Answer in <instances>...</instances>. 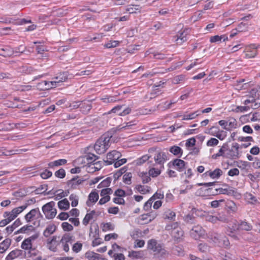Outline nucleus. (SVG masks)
<instances>
[{
    "label": "nucleus",
    "mask_w": 260,
    "mask_h": 260,
    "mask_svg": "<svg viewBox=\"0 0 260 260\" xmlns=\"http://www.w3.org/2000/svg\"><path fill=\"white\" fill-rule=\"evenodd\" d=\"M111 138V133L105 134L96 141L94 146H92L93 149L99 154L104 153L110 146Z\"/></svg>",
    "instance_id": "obj_1"
},
{
    "label": "nucleus",
    "mask_w": 260,
    "mask_h": 260,
    "mask_svg": "<svg viewBox=\"0 0 260 260\" xmlns=\"http://www.w3.org/2000/svg\"><path fill=\"white\" fill-rule=\"evenodd\" d=\"M148 153L152 156H153V159L155 161V164L150 165L149 167L158 165L160 169H163L164 168V164L167 160L166 153L161 150H157L156 148L154 147L149 148Z\"/></svg>",
    "instance_id": "obj_2"
},
{
    "label": "nucleus",
    "mask_w": 260,
    "mask_h": 260,
    "mask_svg": "<svg viewBox=\"0 0 260 260\" xmlns=\"http://www.w3.org/2000/svg\"><path fill=\"white\" fill-rule=\"evenodd\" d=\"M165 230L168 231L175 240L180 239L184 235L183 231L177 222L167 224Z\"/></svg>",
    "instance_id": "obj_3"
},
{
    "label": "nucleus",
    "mask_w": 260,
    "mask_h": 260,
    "mask_svg": "<svg viewBox=\"0 0 260 260\" xmlns=\"http://www.w3.org/2000/svg\"><path fill=\"white\" fill-rule=\"evenodd\" d=\"M55 202H50L42 207V211L47 219H52L56 215V209L54 208Z\"/></svg>",
    "instance_id": "obj_4"
},
{
    "label": "nucleus",
    "mask_w": 260,
    "mask_h": 260,
    "mask_svg": "<svg viewBox=\"0 0 260 260\" xmlns=\"http://www.w3.org/2000/svg\"><path fill=\"white\" fill-rule=\"evenodd\" d=\"M240 145L237 143H233L232 144L231 149L226 154V157L231 159H237L240 157L239 153Z\"/></svg>",
    "instance_id": "obj_5"
},
{
    "label": "nucleus",
    "mask_w": 260,
    "mask_h": 260,
    "mask_svg": "<svg viewBox=\"0 0 260 260\" xmlns=\"http://www.w3.org/2000/svg\"><path fill=\"white\" fill-rule=\"evenodd\" d=\"M124 105H118L113 108L108 112L109 114L111 113H118L119 116H125L131 113L132 109L130 107L124 108Z\"/></svg>",
    "instance_id": "obj_6"
},
{
    "label": "nucleus",
    "mask_w": 260,
    "mask_h": 260,
    "mask_svg": "<svg viewBox=\"0 0 260 260\" xmlns=\"http://www.w3.org/2000/svg\"><path fill=\"white\" fill-rule=\"evenodd\" d=\"M121 156V153L116 151L113 150L109 152L107 155V159L104 160V162L106 165H110L118 160Z\"/></svg>",
    "instance_id": "obj_7"
},
{
    "label": "nucleus",
    "mask_w": 260,
    "mask_h": 260,
    "mask_svg": "<svg viewBox=\"0 0 260 260\" xmlns=\"http://www.w3.org/2000/svg\"><path fill=\"white\" fill-rule=\"evenodd\" d=\"M92 149L93 147L92 146L87 147L85 148L86 154L83 157V158L86 160V163L90 164V165L93 164L94 162L99 158L98 156L91 152Z\"/></svg>",
    "instance_id": "obj_8"
},
{
    "label": "nucleus",
    "mask_w": 260,
    "mask_h": 260,
    "mask_svg": "<svg viewBox=\"0 0 260 260\" xmlns=\"http://www.w3.org/2000/svg\"><path fill=\"white\" fill-rule=\"evenodd\" d=\"M238 230L239 222L236 220H234L228 226L225 232L228 235L236 239L237 238V236L236 235V232Z\"/></svg>",
    "instance_id": "obj_9"
},
{
    "label": "nucleus",
    "mask_w": 260,
    "mask_h": 260,
    "mask_svg": "<svg viewBox=\"0 0 260 260\" xmlns=\"http://www.w3.org/2000/svg\"><path fill=\"white\" fill-rule=\"evenodd\" d=\"M162 245L158 243L155 239H150L147 242V249L154 252V255L162 248Z\"/></svg>",
    "instance_id": "obj_10"
},
{
    "label": "nucleus",
    "mask_w": 260,
    "mask_h": 260,
    "mask_svg": "<svg viewBox=\"0 0 260 260\" xmlns=\"http://www.w3.org/2000/svg\"><path fill=\"white\" fill-rule=\"evenodd\" d=\"M171 162L174 168L179 172H182L185 169L186 163L182 159L176 158Z\"/></svg>",
    "instance_id": "obj_11"
},
{
    "label": "nucleus",
    "mask_w": 260,
    "mask_h": 260,
    "mask_svg": "<svg viewBox=\"0 0 260 260\" xmlns=\"http://www.w3.org/2000/svg\"><path fill=\"white\" fill-rule=\"evenodd\" d=\"M23 251L22 250L16 249L11 251L6 257V260H13L23 255Z\"/></svg>",
    "instance_id": "obj_12"
},
{
    "label": "nucleus",
    "mask_w": 260,
    "mask_h": 260,
    "mask_svg": "<svg viewBox=\"0 0 260 260\" xmlns=\"http://www.w3.org/2000/svg\"><path fill=\"white\" fill-rule=\"evenodd\" d=\"M85 257L88 260H107L106 258L103 257L100 254L90 251L85 253Z\"/></svg>",
    "instance_id": "obj_13"
},
{
    "label": "nucleus",
    "mask_w": 260,
    "mask_h": 260,
    "mask_svg": "<svg viewBox=\"0 0 260 260\" xmlns=\"http://www.w3.org/2000/svg\"><path fill=\"white\" fill-rule=\"evenodd\" d=\"M257 54V50L255 45H251L246 49L245 56L247 58L254 57Z\"/></svg>",
    "instance_id": "obj_14"
},
{
    "label": "nucleus",
    "mask_w": 260,
    "mask_h": 260,
    "mask_svg": "<svg viewBox=\"0 0 260 260\" xmlns=\"http://www.w3.org/2000/svg\"><path fill=\"white\" fill-rule=\"evenodd\" d=\"M84 181L82 178H80L78 176L75 177L69 180L67 182V184L70 185L72 189L76 188V186L81 184Z\"/></svg>",
    "instance_id": "obj_15"
},
{
    "label": "nucleus",
    "mask_w": 260,
    "mask_h": 260,
    "mask_svg": "<svg viewBox=\"0 0 260 260\" xmlns=\"http://www.w3.org/2000/svg\"><path fill=\"white\" fill-rule=\"evenodd\" d=\"M37 214L42 216V215L38 208L33 209L25 215V219L27 222H29L34 217L36 216V214Z\"/></svg>",
    "instance_id": "obj_16"
},
{
    "label": "nucleus",
    "mask_w": 260,
    "mask_h": 260,
    "mask_svg": "<svg viewBox=\"0 0 260 260\" xmlns=\"http://www.w3.org/2000/svg\"><path fill=\"white\" fill-rule=\"evenodd\" d=\"M203 234V228L200 225L193 226L190 231V235L194 238L197 239Z\"/></svg>",
    "instance_id": "obj_17"
},
{
    "label": "nucleus",
    "mask_w": 260,
    "mask_h": 260,
    "mask_svg": "<svg viewBox=\"0 0 260 260\" xmlns=\"http://www.w3.org/2000/svg\"><path fill=\"white\" fill-rule=\"evenodd\" d=\"M43 85H44V86L42 87L43 90H48L58 86V85H57V82H55V80L51 81H43L38 84V86H42Z\"/></svg>",
    "instance_id": "obj_18"
},
{
    "label": "nucleus",
    "mask_w": 260,
    "mask_h": 260,
    "mask_svg": "<svg viewBox=\"0 0 260 260\" xmlns=\"http://www.w3.org/2000/svg\"><path fill=\"white\" fill-rule=\"evenodd\" d=\"M92 108L91 102L89 101L81 103L80 110L84 114H87Z\"/></svg>",
    "instance_id": "obj_19"
},
{
    "label": "nucleus",
    "mask_w": 260,
    "mask_h": 260,
    "mask_svg": "<svg viewBox=\"0 0 260 260\" xmlns=\"http://www.w3.org/2000/svg\"><path fill=\"white\" fill-rule=\"evenodd\" d=\"M69 193V190H67L66 191H63V190L61 189L56 190L53 193V194H54V200L56 201L59 200V199L63 197L68 196Z\"/></svg>",
    "instance_id": "obj_20"
},
{
    "label": "nucleus",
    "mask_w": 260,
    "mask_h": 260,
    "mask_svg": "<svg viewBox=\"0 0 260 260\" xmlns=\"http://www.w3.org/2000/svg\"><path fill=\"white\" fill-rule=\"evenodd\" d=\"M11 239L7 238L0 243V253H4L10 246Z\"/></svg>",
    "instance_id": "obj_21"
},
{
    "label": "nucleus",
    "mask_w": 260,
    "mask_h": 260,
    "mask_svg": "<svg viewBox=\"0 0 260 260\" xmlns=\"http://www.w3.org/2000/svg\"><path fill=\"white\" fill-rule=\"evenodd\" d=\"M144 251L142 250L134 251L131 250L128 251V256L133 259H140L144 257Z\"/></svg>",
    "instance_id": "obj_22"
},
{
    "label": "nucleus",
    "mask_w": 260,
    "mask_h": 260,
    "mask_svg": "<svg viewBox=\"0 0 260 260\" xmlns=\"http://www.w3.org/2000/svg\"><path fill=\"white\" fill-rule=\"evenodd\" d=\"M187 41L186 34L184 31L178 32L177 35V39L175 41L176 43L179 45H181L184 42Z\"/></svg>",
    "instance_id": "obj_23"
},
{
    "label": "nucleus",
    "mask_w": 260,
    "mask_h": 260,
    "mask_svg": "<svg viewBox=\"0 0 260 260\" xmlns=\"http://www.w3.org/2000/svg\"><path fill=\"white\" fill-rule=\"evenodd\" d=\"M142 8L139 5H131L127 6L126 11L129 12L130 14L140 13Z\"/></svg>",
    "instance_id": "obj_24"
},
{
    "label": "nucleus",
    "mask_w": 260,
    "mask_h": 260,
    "mask_svg": "<svg viewBox=\"0 0 260 260\" xmlns=\"http://www.w3.org/2000/svg\"><path fill=\"white\" fill-rule=\"evenodd\" d=\"M222 174V171L220 169H216L213 171H208L205 173L206 175H209L211 178H218Z\"/></svg>",
    "instance_id": "obj_25"
},
{
    "label": "nucleus",
    "mask_w": 260,
    "mask_h": 260,
    "mask_svg": "<svg viewBox=\"0 0 260 260\" xmlns=\"http://www.w3.org/2000/svg\"><path fill=\"white\" fill-rule=\"evenodd\" d=\"M56 231V226L54 224H50L47 226L43 232V235L45 237H48Z\"/></svg>",
    "instance_id": "obj_26"
},
{
    "label": "nucleus",
    "mask_w": 260,
    "mask_h": 260,
    "mask_svg": "<svg viewBox=\"0 0 260 260\" xmlns=\"http://www.w3.org/2000/svg\"><path fill=\"white\" fill-rule=\"evenodd\" d=\"M68 73L62 72L59 73L57 76L55 77L53 79L55 82H57V85L58 83L66 81L68 79Z\"/></svg>",
    "instance_id": "obj_27"
},
{
    "label": "nucleus",
    "mask_w": 260,
    "mask_h": 260,
    "mask_svg": "<svg viewBox=\"0 0 260 260\" xmlns=\"http://www.w3.org/2000/svg\"><path fill=\"white\" fill-rule=\"evenodd\" d=\"M21 224V220L19 218H18L14 222V223L11 225L7 226L6 228V230L8 233L11 234L13 232L14 229H15L16 228H17Z\"/></svg>",
    "instance_id": "obj_28"
},
{
    "label": "nucleus",
    "mask_w": 260,
    "mask_h": 260,
    "mask_svg": "<svg viewBox=\"0 0 260 260\" xmlns=\"http://www.w3.org/2000/svg\"><path fill=\"white\" fill-rule=\"evenodd\" d=\"M169 151L174 155H179V157H181L183 153L182 149L180 147L176 145L171 147L170 148Z\"/></svg>",
    "instance_id": "obj_29"
},
{
    "label": "nucleus",
    "mask_w": 260,
    "mask_h": 260,
    "mask_svg": "<svg viewBox=\"0 0 260 260\" xmlns=\"http://www.w3.org/2000/svg\"><path fill=\"white\" fill-rule=\"evenodd\" d=\"M219 256L222 260H236L235 259V256L231 253L223 250L220 252Z\"/></svg>",
    "instance_id": "obj_30"
},
{
    "label": "nucleus",
    "mask_w": 260,
    "mask_h": 260,
    "mask_svg": "<svg viewBox=\"0 0 260 260\" xmlns=\"http://www.w3.org/2000/svg\"><path fill=\"white\" fill-rule=\"evenodd\" d=\"M67 160L66 159H59L50 162L48 163V167L52 168L54 167H58L59 166L63 165L66 164Z\"/></svg>",
    "instance_id": "obj_31"
},
{
    "label": "nucleus",
    "mask_w": 260,
    "mask_h": 260,
    "mask_svg": "<svg viewBox=\"0 0 260 260\" xmlns=\"http://www.w3.org/2000/svg\"><path fill=\"white\" fill-rule=\"evenodd\" d=\"M222 40L224 42L228 40V36H226L225 35H223L221 36L216 35L210 37V41L211 43H216L221 42Z\"/></svg>",
    "instance_id": "obj_32"
},
{
    "label": "nucleus",
    "mask_w": 260,
    "mask_h": 260,
    "mask_svg": "<svg viewBox=\"0 0 260 260\" xmlns=\"http://www.w3.org/2000/svg\"><path fill=\"white\" fill-rule=\"evenodd\" d=\"M0 55L4 57H8L14 54V51L12 48L6 47L5 48L0 49Z\"/></svg>",
    "instance_id": "obj_33"
},
{
    "label": "nucleus",
    "mask_w": 260,
    "mask_h": 260,
    "mask_svg": "<svg viewBox=\"0 0 260 260\" xmlns=\"http://www.w3.org/2000/svg\"><path fill=\"white\" fill-rule=\"evenodd\" d=\"M252 226L246 221H241L239 222V230L250 231Z\"/></svg>",
    "instance_id": "obj_34"
},
{
    "label": "nucleus",
    "mask_w": 260,
    "mask_h": 260,
    "mask_svg": "<svg viewBox=\"0 0 260 260\" xmlns=\"http://www.w3.org/2000/svg\"><path fill=\"white\" fill-rule=\"evenodd\" d=\"M95 214L94 210L91 211L89 213H87L83 220V224L85 225H87L90 220L94 218V215Z\"/></svg>",
    "instance_id": "obj_35"
},
{
    "label": "nucleus",
    "mask_w": 260,
    "mask_h": 260,
    "mask_svg": "<svg viewBox=\"0 0 260 260\" xmlns=\"http://www.w3.org/2000/svg\"><path fill=\"white\" fill-rule=\"evenodd\" d=\"M217 192H218L219 194H224L227 195L233 194L235 192V190L232 187H229L228 188H219L216 189Z\"/></svg>",
    "instance_id": "obj_36"
},
{
    "label": "nucleus",
    "mask_w": 260,
    "mask_h": 260,
    "mask_svg": "<svg viewBox=\"0 0 260 260\" xmlns=\"http://www.w3.org/2000/svg\"><path fill=\"white\" fill-rule=\"evenodd\" d=\"M58 207L60 209L67 210L70 207V203L67 199H64L58 202Z\"/></svg>",
    "instance_id": "obj_37"
},
{
    "label": "nucleus",
    "mask_w": 260,
    "mask_h": 260,
    "mask_svg": "<svg viewBox=\"0 0 260 260\" xmlns=\"http://www.w3.org/2000/svg\"><path fill=\"white\" fill-rule=\"evenodd\" d=\"M174 104V102H170L166 101L162 102L157 106V109L161 111H164L171 108L172 105Z\"/></svg>",
    "instance_id": "obj_38"
},
{
    "label": "nucleus",
    "mask_w": 260,
    "mask_h": 260,
    "mask_svg": "<svg viewBox=\"0 0 260 260\" xmlns=\"http://www.w3.org/2000/svg\"><path fill=\"white\" fill-rule=\"evenodd\" d=\"M29 239H25L21 243V247L24 250H32V243Z\"/></svg>",
    "instance_id": "obj_39"
},
{
    "label": "nucleus",
    "mask_w": 260,
    "mask_h": 260,
    "mask_svg": "<svg viewBox=\"0 0 260 260\" xmlns=\"http://www.w3.org/2000/svg\"><path fill=\"white\" fill-rule=\"evenodd\" d=\"M216 216L217 222L220 221L223 223H229L230 221L229 217L224 213H218Z\"/></svg>",
    "instance_id": "obj_40"
},
{
    "label": "nucleus",
    "mask_w": 260,
    "mask_h": 260,
    "mask_svg": "<svg viewBox=\"0 0 260 260\" xmlns=\"http://www.w3.org/2000/svg\"><path fill=\"white\" fill-rule=\"evenodd\" d=\"M169 252L162 247L155 256L159 259H162L167 258L169 256Z\"/></svg>",
    "instance_id": "obj_41"
},
{
    "label": "nucleus",
    "mask_w": 260,
    "mask_h": 260,
    "mask_svg": "<svg viewBox=\"0 0 260 260\" xmlns=\"http://www.w3.org/2000/svg\"><path fill=\"white\" fill-rule=\"evenodd\" d=\"M74 237L70 234H66L63 235L60 240L61 243H72L73 241Z\"/></svg>",
    "instance_id": "obj_42"
},
{
    "label": "nucleus",
    "mask_w": 260,
    "mask_h": 260,
    "mask_svg": "<svg viewBox=\"0 0 260 260\" xmlns=\"http://www.w3.org/2000/svg\"><path fill=\"white\" fill-rule=\"evenodd\" d=\"M175 216V213L170 209L166 210L164 214L165 219H168L171 220H174Z\"/></svg>",
    "instance_id": "obj_43"
},
{
    "label": "nucleus",
    "mask_w": 260,
    "mask_h": 260,
    "mask_svg": "<svg viewBox=\"0 0 260 260\" xmlns=\"http://www.w3.org/2000/svg\"><path fill=\"white\" fill-rule=\"evenodd\" d=\"M27 205H24L23 206L14 208L11 212L16 217H17L18 215L24 211L27 208Z\"/></svg>",
    "instance_id": "obj_44"
},
{
    "label": "nucleus",
    "mask_w": 260,
    "mask_h": 260,
    "mask_svg": "<svg viewBox=\"0 0 260 260\" xmlns=\"http://www.w3.org/2000/svg\"><path fill=\"white\" fill-rule=\"evenodd\" d=\"M152 167H153L149 170V175L152 177H156L160 174L161 169L159 167L158 168H155L153 166Z\"/></svg>",
    "instance_id": "obj_45"
},
{
    "label": "nucleus",
    "mask_w": 260,
    "mask_h": 260,
    "mask_svg": "<svg viewBox=\"0 0 260 260\" xmlns=\"http://www.w3.org/2000/svg\"><path fill=\"white\" fill-rule=\"evenodd\" d=\"M135 188L141 193L146 194L150 191V187L148 186H142L141 185H136Z\"/></svg>",
    "instance_id": "obj_46"
},
{
    "label": "nucleus",
    "mask_w": 260,
    "mask_h": 260,
    "mask_svg": "<svg viewBox=\"0 0 260 260\" xmlns=\"http://www.w3.org/2000/svg\"><path fill=\"white\" fill-rule=\"evenodd\" d=\"M237 126V123L236 119L230 118L228 121V131H230L231 129L236 128Z\"/></svg>",
    "instance_id": "obj_47"
},
{
    "label": "nucleus",
    "mask_w": 260,
    "mask_h": 260,
    "mask_svg": "<svg viewBox=\"0 0 260 260\" xmlns=\"http://www.w3.org/2000/svg\"><path fill=\"white\" fill-rule=\"evenodd\" d=\"M112 179L110 177H107L102 181L98 186V188H101L109 186L111 182Z\"/></svg>",
    "instance_id": "obj_48"
},
{
    "label": "nucleus",
    "mask_w": 260,
    "mask_h": 260,
    "mask_svg": "<svg viewBox=\"0 0 260 260\" xmlns=\"http://www.w3.org/2000/svg\"><path fill=\"white\" fill-rule=\"evenodd\" d=\"M152 157V155L146 154L143 156H142L141 157L138 158L137 160V165H142L144 162H145L146 161L148 160L150 158Z\"/></svg>",
    "instance_id": "obj_49"
},
{
    "label": "nucleus",
    "mask_w": 260,
    "mask_h": 260,
    "mask_svg": "<svg viewBox=\"0 0 260 260\" xmlns=\"http://www.w3.org/2000/svg\"><path fill=\"white\" fill-rule=\"evenodd\" d=\"M26 149H16V150H7L5 152H3V154L5 155L9 156L12 155L16 154H20L22 152L26 151Z\"/></svg>",
    "instance_id": "obj_50"
},
{
    "label": "nucleus",
    "mask_w": 260,
    "mask_h": 260,
    "mask_svg": "<svg viewBox=\"0 0 260 260\" xmlns=\"http://www.w3.org/2000/svg\"><path fill=\"white\" fill-rule=\"evenodd\" d=\"M70 200L71 201V206L73 207H76L78 204V197L74 193L71 194L69 197Z\"/></svg>",
    "instance_id": "obj_51"
},
{
    "label": "nucleus",
    "mask_w": 260,
    "mask_h": 260,
    "mask_svg": "<svg viewBox=\"0 0 260 260\" xmlns=\"http://www.w3.org/2000/svg\"><path fill=\"white\" fill-rule=\"evenodd\" d=\"M102 230L104 232L109 230L112 231L114 229V225L111 222L103 223L102 224Z\"/></svg>",
    "instance_id": "obj_52"
},
{
    "label": "nucleus",
    "mask_w": 260,
    "mask_h": 260,
    "mask_svg": "<svg viewBox=\"0 0 260 260\" xmlns=\"http://www.w3.org/2000/svg\"><path fill=\"white\" fill-rule=\"evenodd\" d=\"M103 163H104V162H102V161H99L94 162L93 164L89 165V168H91V169H94L93 172L96 171H99L102 168V164Z\"/></svg>",
    "instance_id": "obj_53"
},
{
    "label": "nucleus",
    "mask_w": 260,
    "mask_h": 260,
    "mask_svg": "<svg viewBox=\"0 0 260 260\" xmlns=\"http://www.w3.org/2000/svg\"><path fill=\"white\" fill-rule=\"evenodd\" d=\"M173 252L174 254L178 256H182L184 254V251L183 248L180 246H175L173 249Z\"/></svg>",
    "instance_id": "obj_54"
},
{
    "label": "nucleus",
    "mask_w": 260,
    "mask_h": 260,
    "mask_svg": "<svg viewBox=\"0 0 260 260\" xmlns=\"http://www.w3.org/2000/svg\"><path fill=\"white\" fill-rule=\"evenodd\" d=\"M32 228V226L31 225H24L23 227H22L21 229H20L19 230L15 232L14 234L16 235L19 233H24L26 231H30Z\"/></svg>",
    "instance_id": "obj_55"
},
{
    "label": "nucleus",
    "mask_w": 260,
    "mask_h": 260,
    "mask_svg": "<svg viewBox=\"0 0 260 260\" xmlns=\"http://www.w3.org/2000/svg\"><path fill=\"white\" fill-rule=\"evenodd\" d=\"M199 114H197V111L191 113L189 114H184L183 116L182 120H191L194 119L197 116H198Z\"/></svg>",
    "instance_id": "obj_56"
},
{
    "label": "nucleus",
    "mask_w": 260,
    "mask_h": 260,
    "mask_svg": "<svg viewBox=\"0 0 260 260\" xmlns=\"http://www.w3.org/2000/svg\"><path fill=\"white\" fill-rule=\"evenodd\" d=\"M3 216L5 218H7V220L9 221V222H11L12 220L15 219L16 217L15 215H14L11 212L6 211L4 213Z\"/></svg>",
    "instance_id": "obj_57"
},
{
    "label": "nucleus",
    "mask_w": 260,
    "mask_h": 260,
    "mask_svg": "<svg viewBox=\"0 0 260 260\" xmlns=\"http://www.w3.org/2000/svg\"><path fill=\"white\" fill-rule=\"evenodd\" d=\"M140 176L142 178L143 184L147 183L151 180L150 176H148L147 173L142 172L140 173Z\"/></svg>",
    "instance_id": "obj_58"
},
{
    "label": "nucleus",
    "mask_w": 260,
    "mask_h": 260,
    "mask_svg": "<svg viewBox=\"0 0 260 260\" xmlns=\"http://www.w3.org/2000/svg\"><path fill=\"white\" fill-rule=\"evenodd\" d=\"M132 178V174L131 173H127L123 176V181L127 184H131V178Z\"/></svg>",
    "instance_id": "obj_59"
},
{
    "label": "nucleus",
    "mask_w": 260,
    "mask_h": 260,
    "mask_svg": "<svg viewBox=\"0 0 260 260\" xmlns=\"http://www.w3.org/2000/svg\"><path fill=\"white\" fill-rule=\"evenodd\" d=\"M98 199L99 194L95 192H91L88 196L89 201L93 203H95L98 200Z\"/></svg>",
    "instance_id": "obj_60"
},
{
    "label": "nucleus",
    "mask_w": 260,
    "mask_h": 260,
    "mask_svg": "<svg viewBox=\"0 0 260 260\" xmlns=\"http://www.w3.org/2000/svg\"><path fill=\"white\" fill-rule=\"evenodd\" d=\"M55 176L59 178H63L66 176V172L65 170L61 168L58 170L56 171L54 173Z\"/></svg>",
    "instance_id": "obj_61"
},
{
    "label": "nucleus",
    "mask_w": 260,
    "mask_h": 260,
    "mask_svg": "<svg viewBox=\"0 0 260 260\" xmlns=\"http://www.w3.org/2000/svg\"><path fill=\"white\" fill-rule=\"evenodd\" d=\"M119 44V42L117 41H110L108 43L104 45V47L107 48H111L116 47Z\"/></svg>",
    "instance_id": "obj_62"
},
{
    "label": "nucleus",
    "mask_w": 260,
    "mask_h": 260,
    "mask_svg": "<svg viewBox=\"0 0 260 260\" xmlns=\"http://www.w3.org/2000/svg\"><path fill=\"white\" fill-rule=\"evenodd\" d=\"M82 248V244L79 242L75 243L72 247V250L74 252L78 253L80 252Z\"/></svg>",
    "instance_id": "obj_63"
},
{
    "label": "nucleus",
    "mask_w": 260,
    "mask_h": 260,
    "mask_svg": "<svg viewBox=\"0 0 260 260\" xmlns=\"http://www.w3.org/2000/svg\"><path fill=\"white\" fill-rule=\"evenodd\" d=\"M153 200L152 198H150L144 205L143 209L145 211H148L150 209H151L152 204L153 202Z\"/></svg>",
    "instance_id": "obj_64"
}]
</instances>
